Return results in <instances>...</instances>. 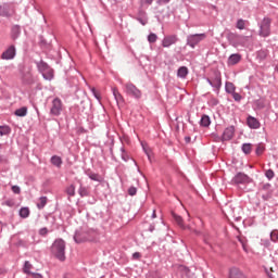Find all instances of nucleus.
Returning <instances> with one entry per match:
<instances>
[{
	"mask_svg": "<svg viewBox=\"0 0 278 278\" xmlns=\"http://www.w3.org/2000/svg\"><path fill=\"white\" fill-rule=\"evenodd\" d=\"M49 233V230L47 229V228H41L40 230H39V235L40 236H47Z\"/></svg>",
	"mask_w": 278,
	"mask_h": 278,
	"instance_id": "50",
	"label": "nucleus"
},
{
	"mask_svg": "<svg viewBox=\"0 0 278 278\" xmlns=\"http://www.w3.org/2000/svg\"><path fill=\"white\" fill-rule=\"evenodd\" d=\"M266 55H267L266 51H264V50H261L257 52L258 60H266Z\"/></svg>",
	"mask_w": 278,
	"mask_h": 278,
	"instance_id": "44",
	"label": "nucleus"
},
{
	"mask_svg": "<svg viewBox=\"0 0 278 278\" xmlns=\"http://www.w3.org/2000/svg\"><path fill=\"white\" fill-rule=\"evenodd\" d=\"M146 3H148V5H151V3H153V0H146Z\"/></svg>",
	"mask_w": 278,
	"mask_h": 278,
	"instance_id": "57",
	"label": "nucleus"
},
{
	"mask_svg": "<svg viewBox=\"0 0 278 278\" xmlns=\"http://www.w3.org/2000/svg\"><path fill=\"white\" fill-rule=\"evenodd\" d=\"M137 192H138V189H136V187H130V188L128 189V194H129L130 197H136Z\"/></svg>",
	"mask_w": 278,
	"mask_h": 278,
	"instance_id": "45",
	"label": "nucleus"
},
{
	"mask_svg": "<svg viewBox=\"0 0 278 278\" xmlns=\"http://www.w3.org/2000/svg\"><path fill=\"white\" fill-rule=\"evenodd\" d=\"M156 3H157L159 5H164V4H166V3H170V0H157Z\"/></svg>",
	"mask_w": 278,
	"mask_h": 278,
	"instance_id": "51",
	"label": "nucleus"
},
{
	"mask_svg": "<svg viewBox=\"0 0 278 278\" xmlns=\"http://www.w3.org/2000/svg\"><path fill=\"white\" fill-rule=\"evenodd\" d=\"M21 218H29V207H22L20 210Z\"/></svg>",
	"mask_w": 278,
	"mask_h": 278,
	"instance_id": "31",
	"label": "nucleus"
},
{
	"mask_svg": "<svg viewBox=\"0 0 278 278\" xmlns=\"http://www.w3.org/2000/svg\"><path fill=\"white\" fill-rule=\"evenodd\" d=\"M180 273H182V275H186L187 277H189L190 275V268L186 267V266H180L179 267Z\"/></svg>",
	"mask_w": 278,
	"mask_h": 278,
	"instance_id": "41",
	"label": "nucleus"
},
{
	"mask_svg": "<svg viewBox=\"0 0 278 278\" xmlns=\"http://www.w3.org/2000/svg\"><path fill=\"white\" fill-rule=\"evenodd\" d=\"M172 216L175 223H177V225L180 227V229H188V226L184 225V218H181V216L177 215L176 213H172Z\"/></svg>",
	"mask_w": 278,
	"mask_h": 278,
	"instance_id": "20",
	"label": "nucleus"
},
{
	"mask_svg": "<svg viewBox=\"0 0 278 278\" xmlns=\"http://www.w3.org/2000/svg\"><path fill=\"white\" fill-rule=\"evenodd\" d=\"M236 134V127L233 126H229L227 128H225L223 135H222V141L225 142V141H229L233 138Z\"/></svg>",
	"mask_w": 278,
	"mask_h": 278,
	"instance_id": "12",
	"label": "nucleus"
},
{
	"mask_svg": "<svg viewBox=\"0 0 278 278\" xmlns=\"http://www.w3.org/2000/svg\"><path fill=\"white\" fill-rule=\"evenodd\" d=\"M142 149H143L148 160H151V152L149 151V149L144 148V144H142Z\"/></svg>",
	"mask_w": 278,
	"mask_h": 278,
	"instance_id": "49",
	"label": "nucleus"
},
{
	"mask_svg": "<svg viewBox=\"0 0 278 278\" xmlns=\"http://www.w3.org/2000/svg\"><path fill=\"white\" fill-rule=\"evenodd\" d=\"M204 79L213 88L216 94L220 92V88H223V76L220 75V72H214L213 77L211 78L206 77Z\"/></svg>",
	"mask_w": 278,
	"mask_h": 278,
	"instance_id": "4",
	"label": "nucleus"
},
{
	"mask_svg": "<svg viewBox=\"0 0 278 278\" xmlns=\"http://www.w3.org/2000/svg\"><path fill=\"white\" fill-rule=\"evenodd\" d=\"M200 125L201 127H210V125H212V119L208 117V115L204 114L200 119Z\"/></svg>",
	"mask_w": 278,
	"mask_h": 278,
	"instance_id": "23",
	"label": "nucleus"
},
{
	"mask_svg": "<svg viewBox=\"0 0 278 278\" xmlns=\"http://www.w3.org/2000/svg\"><path fill=\"white\" fill-rule=\"evenodd\" d=\"M51 252L60 262L66 260V242L63 239H56L51 247Z\"/></svg>",
	"mask_w": 278,
	"mask_h": 278,
	"instance_id": "1",
	"label": "nucleus"
},
{
	"mask_svg": "<svg viewBox=\"0 0 278 278\" xmlns=\"http://www.w3.org/2000/svg\"><path fill=\"white\" fill-rule=\"evenodd\" d=\"M10 134V126H0V136H8Z\"/></svg>",
	"mask_w": 278,
	"mask_h": 278,
	"instance_id": "36",
	"label": "nucleus"
},
{
	"mask_svg": "<svg viewBox=\"0 0 278 278\" xmlns=\"http://www.w3.org/2000/svg\"><path fill=\"white\" fill-rule=\"evenodd\" d=\"M15 116H27V106H22L15 111Z\"/></svg>",
	"mask_w": 278,
	"mask_h": 278,
	"instance_id": "28",
	"label": "nucleus"
},
{
	"mask_svg": "<svg viewBox=\"0 0 278 278\" xmlns=\"http://www.w3.org/2000/svg\"><path fill=\"white\" fill-rule=\"evenodd\" d=\"M270 240H271V242H277L278 231L274 230V231L270 232Z\"/></svg>",
	"mask_w": 278,
	"mask_h": 278,
	"instance_id": "43",
	"label": "nucleus"
},
{
	"mask_svg": "<svg viewBox=\"0 0 278 278\" xmlns=\"http://www.w3.org/2000/svg\"><path fill=\"white\" fill-rule=\"evenodd\" d=\"M241 151H243L245 155H249L251 153V143H243Z\"/></svg>",
	"mask_w": 278,
	"mask_h": 278,
	"instance_id": "32",
	"label": "nucleus"
},
{
	"mask_svg": "<svg viewBox=\"0 0 278 278\" xmlns=\"http://www.w3.org/2000/svg\"><path fill=\"white\" fill-rule=\"evenodd\" d=\"M112 92H113V97H114L116 103H123V101H124L123 94H121L118 89L117 88H112Z\"/></svg>",
	"mask_w": 278,
	"mask_h": 278,
	"instance_id": "24",
	"label": "nucleus"
},
{
	"mask_svg": "<svg viewBox=\"0 0 278 278\" xmlns=\"http://www.w3.org/2000/svg\"><path fill=\"white\" fill-rule=\"evenodd\" d=\"M0 16H4L5 18H10L12 16V12H10V7H8V4L0 5Z\"/></svg>",
	"mask_w": 278,
	"mask_h": 278,
	"instance_id": "18",
	"label": "nucleus"
},
{
	"mask_svg": "<svg viewBox=\"0 0 278 278\" xmlns=\"http://www.w3.org/2000/svg\"><path fill=\"white\" fill-rule=\"evenodd\" d=\"M78 194L79 197L84 198V197H90V191L88 190V187L81 186L78 189Z\"/></svg>",
	"mask_w": 278,
	"mask_h": 278,
	"instance_id": "26",
	"label": "nucleus"
},
{
	"mask_svg": "<svg viewBox=\"0 0 278 278\" xmlns=\"http://www.w3.org/2000/svg\"><path fill=\"white\" fill-rule=\"evenodd\" d=\"M255 105H256L257 110H264V108H266V104L264 103V100H262V99L256 100Z\"/></svg>",
	"mask_w": 278,
	"mask_h": 278,
	"instance_id": "38",
	"label": "nucleus"
},
{
	"mask_svg": "<svg viewBox=\"0 0 278 278\" xmlns=\"http://www.w3.org/2000/svg\"><path fill=\"white\" fill-rule=\"evenodd\" d=\"M119 151H121V157H122L123 162H129V154L127 153V150H125L124 146H122Z\"/></svg>",
	"mask_w": 278,
	"mask_h": 278,
	"instance_id": "27",
	"label": "nucleus"
},
{
	"mask_svg": "<svg viewBox=\"0 0 278 278\" xmlns=\"http://www.w3.org/2000/svg\"><path fill=\"white\" fill-rule=\"evenodd\" d=\"M249 38H251V37H249V36H239L240 40H249Z\"/></svg>",
	"mask_w": 278,
	"mask_h": 278,
	"instance_id": "54",
	"label": "nucleus"
},
{
	"mask_svg": "<svg viewBox=\"0 0 278 278\" xmlns=\"http://www.w3.org/2000/svg\"><path fill=\"white\" fill-rule=\"evenodd\" d=\"M188 68L186 66H180L177 71V77H179L180 79H186V77H188Z\"/></svg>",
	"mask_w": 278,
	"mask_h": 278,
	"instance_id": "22",
	"label": "nucleus"
},
{
	"mask_svg": "<svg viewBox=\"0 0 278 278\" xmlns=\"http://www.w3.org/2000/svg\"><path fill=\"white\" fill-rule=\"evenodd\" d=\"M177 42H179V37H177V35H167L163 38L161 45L164 49H168L173 47V45H177Z\"/></svg>",
	"mask_w": 278,
	"mask_h": 278,
	"instance_id": "10",
	"label": "nucleus"
},
{
	"mask_svg": "<svg viewBox=\"0 0 278 278\" xmlns=\"http://www.w3.org/2000/svg\"><path fill=\"white\" fill-rule=\"evenodd\" d=\"M14 58H16V46L11 45L2 52L1 60L10 61L14 60Z\"/></svg>",
	"mask_w": 278,
	"mask_h": 278,
	"instance_id": "11",
	"label": "nucleus"
},
{
	"mask_svg": "<svg viewBox=\"0 0 278 278\" xmlns=\"http://www.w3.org/2000/svg\"><path fill=\"white\" fill-rule=\"evenodd\" d=\"M30 270H31V263H29V261H26V262L24 263L23 271H24L26 275H33L34 273H31Z\"/></svg>",
	"mask_w": 278,
	"mask_h": 278,
	"instance_id": "30",
	"label": "nucleus"
},
{
	"mask_svg": "<svg viewBox=\"0 0 278 278\" xmlns=\"http://www.w3.org/2000/svg\"><path fill=\"white\" fill-rule=\"evenodd\" d=\"M91 92H92L94 99H97L98 101H101V96H99V92H97V89L91 88Z\"/></svg>",
	"mask_w": 278,
	"mask_h": 278,
	"instance_id": "47",
	"label": "nucleus"
},
{
	"mask_svg": "<svg viewBox=\"0 0 278 278\" xmlns=\"http://www.w3.org/2000/svg\"><path fill=\"white\" fill-rule=\"evenodd\" d=\"M271 194H273V193L263 194V195H262L263 201H268V199H270Z\"/></svg>",
	"mask_w": 278,
	"mask_h": 278,
	"instance_id": "52",
	"label": "nucleus"
},
{
	"mask_svg": "<svg viewBox=\"0 0 278 278\" xmlns=\"http://www.w3.org/2000/svg\"><path fill=\"white\" fill-rule=\"evenodd\" d=\"M21 38V26L20 25H13L11 27V39L12 40H18Z\"/></svg>",
	"mask_w": 278,
	"mask_h": 278,
	"instance_id": "17",
	"label": "nucleus"
},
{
	"mask_svg": "<svg viewBox=\"0 0 278 278\" xmlns=\"http://www.w3.org/2000/svg\"><path fill=\"white\" fill-rule=\"evenodd\" d=\"M204 242H205L206 244H210V242H207V240H204Z\"/></svg>",
	"mask_w": 278,
	"mask_h": 278,
	"instance_id": "63",
	"label": "nucleus"
},
{
	"mask_svg": "<svg viewBox=\"0 0 278 278\" xmlns=\"http://www.w3.org/2000/svg\"><path fill=\"white\" fill-rule=\"evenodd\" d=\"M247 123H248V127H250V129H260V127H262L260 119L255 118L254 116H251V115L248 116Z\"/></svg>",
	"mask_w": 278,
	"mask_h": 278,
	"instance_id": "13",
	"label": "nucleus"
},
{
	"mask_svg": "<svg viewBox=\"0 0 278 278\" xmlns=\"http://www.w3.org/2000/svg\"><path fill=\"white\" fill-rule=\"evenodd\" d=\"M231 94V97H232V99L235 100V101H237V102H240V101H242V96L240 94V93H238V92H232V93H230Z\"/></svg>",
	"mask_w": 278,
	"mask_h": 278,
	"instance_id": "40",
	"label": "nucleus"
},
{
	"mask_svg": "<svg viewBox=\"0 0 278 278\" xmlns=\"http://www.w3.org/2000/svg\"><path fill=\"white\" fill-rule=\"evenodd\" d=\"M87 175H88L89 179H91V181H99V174L89 173Z\"/></svg>",
	"mask_w": 278,
	"mask_h": 278,
	"instance_id": "42",
	"label": "nucleus"
},
{
	"mask_svg": "<svg viewBox=\"0 0 278 278\" xmlns=\"http://www.w3.org/2000/svg\"><path fill=\"white\" fill-rule=\"evenodd\" d=\"M148 42H150V45H153L154 42H157V35L154 33H151L148 35Z\"/></svg>",
	"mask_w": 278,
	"mask_h": 278,
	"instance_id": "34",
	"label": "nucleus"
},
{
	"mask_svg": "<svg viewBox=\"0 0 278 278\" xmlns=\"http://www.w3.org/2000/svg\"><path fill=\"white\" fill-rule=\"evenodd\" d=\"M66 194H68L70 197H75V185H71L66 188Z\"/></svg>",
	"mask_w": 278,
	"mask_h": 278,
	"instance_id": "39",
	"label": "nucleus"
},
{
	"mask_svg": "<svg viewBox=\"0 0 278 278\" xmlns=\"http://www.w3.org/2000/svg\"><path fill=\"white\" fill-rule=\"evenodd\" d=\"M36 81V77H34V74L31 73V68H26L24 71V84L31 85Z\"/></svg>",
	"mask_w": 278,
	"mask_h": 278,
	"instance_id": "14",
	"label": "nucleus"
},
{
	"mask_svg": "<svg viewBox=\"0 0 278 278\" xmlns=\"http://www.w3.org/2000/svg\"><path fill=\"white\" fill-rule=\"evenodd\" d=\"M33 277L34 278H42V275L41 274H33Z\"/></svg>",
	"mask_w": 278,
	"mask_h": 278,
	"instance_id": "56",
	"label": "nucleus"
},
{
	"mask_svg": "<svg viewBox=\"0 0 278 278\" xmlns=\"http://www.w3.org/2000/svg\"><path fill=\"white\" fill-rule=\"evenodd\" d=\"M265 177L268 179V181H270L275 178V172L273 169H267L265 172Z\"/></svg>",
	"mask_w": 278,
	"mask_h": 278,
	"instance_id": "37",
	"label": "nucleus"
},
{
	"mask_svg": "<svg viewBox=\"0 0 278 278\" xmlns=\"http://www.w3.org/2000/svg\"><path fill=\"white\" fill-rule=\"evenodd\" d=\"M125 92L134 99H142V91L136 87V85L128 83L125 85Z\"/></svg>",
	"mask_w": 278,
	"mask_h": 278,
	"instance_id": "9",
	"label": "nucleus"
},
{
	"mask_svg": "<svg viewBox=\"0 0 278 278\" xmlns=\"http://www.w3.org/2000/svg\"><path fill=\"white\" fill-rule=\"evenodd\" d=\"M252 182L253 179L242 172L237 173L235 177L231 179L232 186H237L238 188H240V186H249V184Z\"/></svg>",
	"mask_w": 278,
	"mask_h": 278,
	"instance_id": "5",
	"label": "nucleus"
},
{
	"mask_svg": "<svg viewBox=\"0 0 278 278\" xmlns=\"http://www.w3.org/2000/svg\"><path fill=\"white\" fill-rule=\"evenodd\" d=\"M242 60V54L233 53L228 58V66H236Z\"/></svg>",
	"mask_w": 278,
	"mask_h": 278,
	"instance_id": "16",
	"label": "nucleus"
},
{
	"mask_svg": "<svg viewBox=\"0 0 278 278\" xmlns=\"http://www.w3.org/2000/svg\"><path fill=\"white\" fill-rule=\"evenodd\" d=\"M186 140L189 141V140H190V137H187Z\"/></svg>",
	"mask_w": 278,
	"mask_h": 278,
	"instance_id": "62",
	"label": "nucleus"
},
{
	"mask_svg": "<svg viewBox=\"0 0 278 278\" xmlns=\"http://www.w3.org/2000/svg\"><path fill=\"white\" fill-rule=\"evenodd\" d=\"M97 236L98 233L94 230H76L74 241L76 244H81V242H94Z\"/></svg>",
	"mask_w": 278,
	"mask_h": 278,
	"instance_id": "2",
	"label": "nucleus"
},
{
	"mask_svg": "<svg viewBox=\"0 0 278 278\" xmlns=\"http://www.w3.org/2000/svg\"><path fill=\"white\" fill-rule=\"evenodd\" d=\"M273 20L270 17H264L262 22L258 24L260 30L258 36L262 38H268L270 36V24Z\"/></svg>",
	"mask_w": 278,
	"mask_h": 278,
	"instance_id": "7",
	"label": "nucleus"
},
{
	"mask_svg": "<svg viewBox=\"0 0 278 278\" xmlns=\"http://www.w3.org/2000/svg\"><path fill=\"white\" fill-rule=\"evenodd\" d=\"M250 23L248 20H242V18H239L236 23V28L237 29H247V27H249Z\"/></svg>",
	"mask_w": 278,
	"mask_h": 278,
	"instance_id": "21",
	"label": "nucleus"
},
{
	"mask_svg": "<svg viewBox=\"0 0 278 278\" xmlns=\"http://www.w3.org/2000/svg\"><path fill=\"white\" fill-rule=\"evenodd\" d=\"M225 90L227 94H232V92H236V85H233L231 81H226Z\"/></svg>",
	"mask_w": 278,
	"mask_h": 278,
	"instance_id": "25",
	"label": "nucleus"
},
{
	"mask_svg": "<svg viewBox=\"0 0 278 278\" xmlns=\"http://www.w3.org/2000/svg\"><path fill=\"white\" fill-rule=\"evenodd\" d=\"M229 278H247V275L238 267H231L229 269Z\"/></svg>",
	"mask_w": 278,
	"mask_h": 278,
	"instance_id": "15",
	"label": "nucleus"
},
{
	"mask_svg": "<svg viewBox=\"0 0 278 278\" xmlns=\"http://www.w3.org/2000/svg\"><path fill=\"white\" fill-rule=\"evenodd\" d=\"M50 163L52 164V166H55L56 168H62V156L52 155L50 159Z\"/></svg>",
	"mask_w": 278,
	"mask_h": 278,
	"instance_id": "19",
	"label": "nucleus"
},
{
	"mask_svg": "<svg viewBox=\"0 0 278 278\" xmlns=\"http://www.w3.org/2000/svg\"><path fill=\"white\" fill-rule=\"evenodd\" d=\"M269 244H270V243L266 242V243H265V247H269Z\"/></svg>",
	"mask_w": 278,
	"mask_h": 278,
	"instance_id": "60",
	"label": "nucleus"
},
{
	"mask_svg": "<svg viewBox=\"0 0 278 278\" xmlns=\"http://www.w3.org/2000/svg\"><path fill=\"white\" fill-rule=\"evenodd\" d=\"M269 278H273V276H271V275H269Z\"/></svg>",
	"mask_w": 278,
	"mask_h": 278,
	"instance_id": "64",
	"label": "nucleus"
},
{
	"mask_svg": "<svg viewBox=\"0 0 278 278\" xmlns=\"http://www.w3.org/2000/svg\"><path fill=\"white\" fill-rule=\"evenodd\" d=\"M156 217H157V215L155 214V211H153L152 218H156Z\"/></svg>",
	"mask_w": 278,
	"mask_h": 278,
	"instance_id": "58",
	"label": "nucleus"
},
{
	"mask_svg": "<svg viewBox=\"0 0 278 278\" xmlns=\"http://www.w3.org/2000/svg\"><path fill=\"white\" fill-rule=\"evenodd\" d=\"M270 188H273V186L268 182L262 186V190L267 194H273V190H270Z\"/></svg>",
	"mask_w": 278,
	"mask_h": 278,
	"instance_id": "35",
	"label": "nucleus"
},
{
	"mask_svg": "<svg viewBox=\"0 0 278 278\" xmlns=\"http://www.w3.org/2000/svg\"><path fill=\"white\" fill-rule=\"evenodd\" d=\"M149 231L151 232V233H153V231H155V225H150L149 226Z\"/></svg>",
	"mask_w": 278,
	"mask_h": 278,
	"instance_id": "53",
	"label": "nucleus"
},
{
	"mask_svg": "<svg viewBox=\"0 0 278 278\" xmlns=\"http://www.w3.org/2000/svg\"><path fill=\"white\" fill-rule=\"evenodd\" d=\"M255 153L256 155H262L264 153V146H257Z\"/></svg>",
	"mask_w": 278,
	"mask_h": 278,
	"instance_id": "48",
	"label": "nucleus"
},
{
	"mask_svg": "<svg viewBox=\"0 0 278 278\" xmlns=\"http://www.w3.org/2000/svg\"><path fill=\"white\" fill-rule=\"evenodd\" d=\"M11 190L14 194H21V187L16 186V185L12 186Z\"/></svg>",
	"mask_w": 278,
	"mask_h": 278,
	"instance_id": "46",
	"label": "nucleus"
},
{
	"mask_svg": "<svg viewBox=\"0 0 278 278\" xmlns=\"http://www.w3.org/2000/svg\"><path fill=\"white\" fill-rule=\"evenodd\" d=\"M207 38V34L201 33V34H192L187 36V47H190V49H197V46L200 42H203Z\"/></svg>",
	"mask_w": 278,
	"mask_h": 278,
	"instance_id": "6",
	"label": "nucleus"
},
{
	"mask_svg": "<svg viewBox=\"0 0 278 278\" xmlns=\"http://www.w3.org/2000/svg\"><path fill=\"white\" fill-rule=\"evenodd\" d=\"M47 197H40L39 202L37 203L38 210H43V207L47 205Z\"/></svg>",
	"mask_w": 278,
	"mask_h": 278,
	"instance_id": "29",
	"label": "nucleus"
},
{
	"mask_svg": "<svg viewBox=\"0 0 278 278\" xmlns=\"http://www.w3.org/2000/svg\"><path fill=\"white\" fill-rule=\"evenodd\" d=\"M63 110H64V103H62V100L60 98H54L51 101L50 116H61Z\"/></svg>",
	"mask_w": 278,
	"mask_h": 278,
	"instance_id": "8",
	"label": "nucleus"
},
{
	"mask_svg": "<svg viewBox=\"0 0 278 278\" xmlns=\"http://www.w3.org/2000/svg\"><path fill=\"white\" fill-rule=\"evenodd\" d=\"M137 21L141 25H147V23H149V17H147V13H143V16L137 17Z\"/></svg>",
	"mask_w": 278,
	"mask_h": 278,
	"instance_id": "33",
	"label": "nucleus"
},
{
	"mask_svg": "<svg viewBox=\"0 0 278 278\" xmlns=\"http://www.w3.org/2000/svg\"><path fill=\"white\" fill-rule=\"evenodd\" d=\"M35 64L37 66V71L40 73V75H42L43 79L47 81L53 80V77H55L54 71L51 68V66H49L47 62L41 60L36 61Z\"/></svg>",
	"mask_w": 278,
	"mask_h": 278,
	"instance_id": "3",
	"label": "nucleus"
},
{
	"mask_svg": "<svg viewBox=\"0 0 278 278\" xmlns=\"http://www.w3.org/2000/svg\"><path fill=\"white\" fill-rule=\"evenodd\" d=\"M243 245V250H245L247 251V247L244 245V244H242Z\"/></svg>",
	"mask_w": 278,
	"mask_h": 278,
	"instance_id": "61",
	"label": "nucleus"
},
{
	"mask_svg": "<svg viewBox=\"0 0 278 278\" xmlns=\"http://www.w3.org/2000/svg\"><path fill=\"white\" fill-rule=\"evenodd\" d=\"M132 162H134L135 166H138V163L136 161H132Z\"/></svg>",
	"mask_w": 278,
	"mask_h": 278,
	"instance_id": "59",
	"label": "nucleus"
},
{
	"mask_svg": "<svg viewBox=\"0 0 278 278\" xmlns=\"http://www.w3.org/2000/svg\"><path fill=\"white\" fill-rule=\"evenodd\" d=\"M132 257H134L135 260H138V258L140 257V254H139L138 252H135V253L132 254Z\"/></svg>",
	"mask_w": 278,
	"mask_h": 278,
	"instance_id": "55",
	"label": "nucleus"
}]
</instances>
